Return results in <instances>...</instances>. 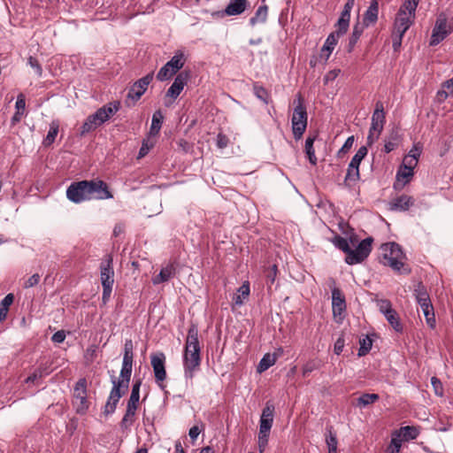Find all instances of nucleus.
<instances>
[{
	"mask_svg": "<svg viewBox=\"0 0 453 453\" xmlns=\"http://www.w3.org/2000/svg\"><path fill=\"white\" fill-rule=\"evenodd\" d=\"M354 141H355V139H354L353 135L348 137L347 140L345 141L343 146L339 150V154L348 152L353 146Z\"/></svg>",
	"mask_w": 453,
	"mask_h": 453,
	"instance_id": "obj_60",
	"label": "nucleus"
},
{
	"mask_svg": "<svg viewBox=\"0 0 453 453\" xmlns=\"http://www.w3.org/2000/svg\"><path fill=\"white\" fill-rule=\"evenodd\" d=\"M228 142H229V139H228V137L226 134H224L222 133H219L217 135V146L219 149L226 148L227 145H228Z\"/></svg>",
	"mask_w": 453,
	"mask_h": 453,
	"instance_id": "obj_59",
	"label": "nucleus"
},
{
	"mask_svg": "<svg viewBox=\"0 0 453 453\" xmlns=\"http://www.w3.org/2000/svg\"><path fill=\"white\" fill-rule=\"evenodd\" d=\"M360 179L359 167L349 165L345 176V182L356 183Z\"/></svg>",
	"mask_w": 453,
	"mask_h": 453,
	"instance_id": "obj_42",
	"label": "nucleus"
},
{
	"mask_svg": "<svg viewBox=\"0 0 453 453\" xmlns=\"http://www.w3.org/2000/svg\"><path fill=\"white\" fill-rule=\"evenodd\" d=\"M414 172L410 167L400 166L395 176V181L393 188L396 191H401L411 180Z\"/></svg>",
	"mask_w": 453,
	"mask_h": 453,
	"instance_id": "obj_21",
	"label": "nucleus"
},
{
	"mask_svg": "<svg viewBox=\"0 0 453 453\" xmlns=\"http://www.w3.org/2000/svg\"><path fill=\"white\" fill-rule=\"evenodd\" d=\"M190 74L189 72L184 71L177 74L173 84L166 91V96L172 100H175L184 88V86L188 83Z\"/></svg>",
	"mask_w": 453,
	"mask_h": 453,
	"instance_id": "obj_14",
	"label": "nucleus"
},
{
	"mask_svg": "<svg viewBox=\"0 0 453 453\" xmlns=\"http://www.w3.org/2000/svg\"><path fill=\"white\" fill-rule=\"evenodd\" d=\"M50 365L45 363V364H41L27 379H26V382L27 383H34L37 380H40L42 379V377L48 375L50 373Z\"/></svg>",
	"mask_w": 453,
	"mask_h": 453,
	"instance_id": "obj_31",
	"label": "nucleus"
},
{
	"mask_svg": "<svg viewBox=\"0 0 453 453\" xmlns=\"http://www.w3.org/2000/svg\"><path fill=\"white\" fill-rule=\"evenodd\" d=\"M379 398V395L377 394H363L357 398V405L360 407H365L375 403Z\"/></svg>",
	"mask_w": 453,
	"mask_h": 453,
	"instance_id": "obj_44",
	"label": "nucleus"
},
{
	"mask_svg": "<svg viewBox=\"0 0 453 453\" xmlns=\"http://www.w3.org/2000/svg\"><path fill=\"white\" fill-rule=\"evenodd\" d=\"M176 266L173 264H168L160 270V273L152 278V283L158 285L168 281L176 275Z\"/></svg>",
	"mask_w": 453,
	"mask_h": 453,
	"instance_id": "obj_26",
	"label": "nucleus"
},
{
	"mask_svg": "<svg viewBox=\"0 0 453 453\" xmlns=\"http://www.w3.org/2000/svg\"><path fill=\"white\" fill-rule=\"evenodd\" d=\"M332 307L334 317L339 318L342 320L346 310V301L344 295L338 288H334L332 290Z\"/></svg>",
	"mask_w": 453,
	"mask_h": 453,
	"instance_id": "obj_17",
	"label": "nucleus"
},
{
	"mask_svg": "<svg viewBox=\"0 0 453 453\" xmlns=\"http://www.w3.org/2000/svg\"><path fill=\"white\" fill-rule=\"evenodd\" d=\"M136 410V407H131L127 405L126 413L120 422V426L122 429H127L133 425V423L134 422Z\"/></svg>",
	"mask_w": 453,
	"mask_h": 453,
	"instance_id": "obj_36",
	"label": "nucleus"
},
{
	"mask_svg": "<svg viewBox=\"0 0 453 453\" xmlns=\"http://www.w3.org/2000/svg\"><path fill=\"white\" fill-rule=\"evenodd\" d=\"M338 38H339V35H337L335 33H331L322 49H321V56H325V59L327 60L332 53V51L334 50L335 45L337 44L338 42Z\"/></svg>",
	"mask_w": 453,
	"mask_h": 453,
	"instance_id": "obj_28",
	"label": "nucleus"
},
{
	"mask_svg": "<svg viewBox=\"0 0 453 453\" xmlns=\"http://www.w3.org/2000/svg\"><path fill=\"white\" fill-rule=\"evenodd\" d=\"M380 311L384 315L388 314L389 311H393L391 303L388 300L382 299L378 303Z\"/></svg>",
	"mask_w": 453,
	"mask_h": 453,
	"instance_id": "obj_54",
	"label": "nucleus"
},
{
	"mask_svg": "<svg viewBox=\"0 0 453 453\" xmlns=\"http://www.w3.org/2000/svg\"><path fill=\"white\" fill-rule=\"evenodd\" d=\"M402 441V439L395 433H394L391 438V441L387 449V453H399Z\"/></svg>",
	"mask_w": 453,
	"mask_h": 453,
	"instance_id": "obj_47",
	"label": "nucleus"
},
{
	"mask_svg": "<svg viewBox=\"0 0 453 453\" xmlns=\"http://www.w3.org/2000/svg\"><path fill=\"white\" fill-rule=\"evenodd\" d=\"M402 441H411L416 439L419 434V430L413 426H406L401 427L398 431L395 432Z\"/></svg>",
	"mask_w": 453,
	"mask_h": 453,
	"instance_id": "obj_29",
	"label": "nucleus"
},
{
	"mask_svg": "<svg viewBox=\"0 0 453 453\" xmlns=\"http://www.w3.org/2000/svg\"><path fill=\"white\" fill-rule=\"evenodd\" d=\"M270 433H258V449L260 452H264L268 443V437Z\"/></svg>",
	"mask_w": 453,
	"mask_h": 453,
	"instance_id": "obj_52",
	"label": "nucleus"
},
{
	"mask_svg": "<svg viewBox=\"0 0 453 453\" xmlns=\"http://www.w3.org/2000/svg\"><path fill=\"white\" fill-rule=\"evenodd\" d=\"M378 15H379V1L372 0L369 7L364 13L362 25L365 27H368L371 25L375 24L378 20Z\"/></svg>",
	"mask_w": 453,
	"mask_h": 453,
	"instance_id": "obj_25",
	"label": "nucleus"
},
{
	"mask_svg": "<svg viewBox=\"0 0 453 453\" xmlns=\"http://www.w3.org/2000/svg\"><path fill=\"white\" fill-rule=\"evenodd\" d=\"M66 197L74 203L85 201L106 200L113 197L106 182L99 179L72 182L66 189Z\"/></svg>",
	"mask_w": 453,
	"mask_h": 453,
	"instance_id": "obj_1",
	"label": "nucleus"
},
{
	"mask_svg": "<svg viewBox=\"0 0 453 453\" xmlns=\"http://www.w3.org/2000/svg\"><path fill=\"white\" fill-rule=\"evenodd\" d=\"M65 332L64 330H59L52 335L51 341L55 343H62L65 341Z\"/></svg>",
	"mask_w": 453,
	"mask_h": 453,
	"instance_id": "obj_61",
	"label": "nucleus"
},
{
	"mask_svg": "<svg viewBox=\"0 0 453 453\" xmlns=\"http://www.w3.org/2000/svg\"><path fill=\"white\" fill-rule=\"evenodd\" d=\"M185 58L183 53H176L165 65H164L157 74V79L164 81L176 74L184 65Z\"/></svg>",
	"mask_w": 453,
	"mask_h": 453,
	"instance_id": "obj_7",
	"label": "nucleus"
},
{
	"mask_svg": "<svg viewBox=\"0 0 453 453\" xmlns=\"http://www.w3.org/2000/svg\"><path fill=\"white\" fill-rule=\"evenodd\" d=\"M380 249L383 251L384 265L391 267L397 273H411L410 266L404 263L406 256L398 243H383Z\"/></svg>",
	"mask_w": 453,
	"mask_h": 453,
	"instance_id": "obj_3",
	"label": "nucleus"
},
{
	"mask_svg": "<svg viewBox=\"0 0 453 453\" xmlns=\"http://www.w3.org/2000/svg\"><path fill=\"white\" fill-rule=\"evenodd\" d=\"M120 107V104L118 101L109 103L103 107L99 108L96 111L100 116L107 121L113 114H115Z\"/></svg>",
	"mask_w": 453,
	"mask_h": 453,
	"instance_id": "obj_30",
	"label": "nucleus"
},
{
	"mask_svg": "<svg viewBox=\"0 0 453 453\" xmlns=\"http://www.w3.org/2000/svg\"><path fill=\"white\" fill-rule=\"evenodd\" d=\"M41 276L39 273H35L31 277H29L26 282L24 283L25 288H29L36 286L40 281Z\"/></svg>",
	"mask_w": 453,
	"mask_h": 453,
	"instance_id": "obj_57",
	"label": "nucleus"
},
{
	"mask_svg": "<svg viewBox=\"0 0 453 453\" xmlns=\"http://www.w3.org/2000/svg\"><path fill=\"white\" fill-rule=\"evenodd\" d=\"M163 119H164V116L160 110L156 111L153 113L151 126H150V134L151 135H157L159 133L162 124H163Z\"/></svg>",
	"mask_w": 453,
	"mask_h": 453,
	"instance_id": "obj_35",
	"label": "nucleus"
},
{
	"mask_svg": "<svg viewBox=\"0 0 453 453\" xmlns=\"http://www.w3.org/2000/svg\"><path fill=\"white\" fill-rule=\"evenodd\" d=\"M367 153H368L367 147L366 146H361L358 149V150L357 151V153L354 155V157H352V159H351V161H350V163L349 165L359 167L360 163L365 157Z\"/></svg>",
	"mask_w": 453,
	"mask_h": 453,
	"instance_id": "obj_46",
	"label": "nucleus"
},
{
	"mask_svg": "<svg viewBox=\"0 0 453 453\" xmlns=\"http://www.w3.org/2000/svg\"><path fill=\"white\" fill-rule=\"evenodd\" d=\"M250 291V284L246 281L238 288V294L234 297V303L239 306L242 305L243 303L242 298H247Z\"/></svg>",
	"mask_w": 453,
	"mask_h": 453,
	"instance_id": "obj_39",
	"label": "nucleus"
},
{
	"mask_svg": "<svg viewBox=\"0 0 453 453\" xmlns=\"http://www.w3.org/2000/svg\"><path fill=\"white\" fill-rule=\"evenodd\" d=\"M276 362V357L269 353L265 354L259 361L257 365V372H263L273 366Z\"/></svg>",
	"mask_w": 453,
	"mask_h": 453,
	"instance_id": "obj_38",
	"label": "nucleus"
},
{
	"mask_svg": "<svg viewBox=\"0 0 453 453\" xmlns=\"http://www.w3.org/2000/svg\"><path fill=\"white\" fill-rule=\"evenodd\" d=\"M248 0H229L221 16H236L243 13L249 7Z\"/></svg>",
	"mask_w": 453,
	"mask_h": 453,
	"instance_id": "obj_22",
	"label": "nucleus"
},
{
	"mask_svg": "<svg viewBox=\"0 0 453 453\" xmlns=\"http://www.w3.org/2000/svg\"><path fill=\"white\" fill-rule=\"evenodd\" d=\"M133 368V360H123L120 370V379L117 380L115 377L111 378V383L114 386H119V388L127 391L128 388Z\"/></svg>",
	"mask_w": 453,
	"mask_h": 453,
	"instance_id": "obj_16",
	"label": "nucleus"
},
{
	"mask_svg": "<svg viewBox=\"0 0 453 453\" xmlns=\"http://www.w3.org/2000/svg\"><path fill=\"white\" fill-rule=\"evenodd\" d=\"M105 121L103 118L98 114L97 111L89 115L83 125L81 127L80 135L84 136L87 134L96 130L98 127L104 124Z\"/></svg>",
	"mask_w": 453,
	"mask_h": 453,
	"instance_id": "obj_23",
	"label": "nucleus"
},
{
	"mask_svg": "<svg viewBox=\"0 0 453 453\" xmlns=\"http://www.w3.org/2000/svg\"><path fill=\"white\" fill-rule=\"evenodd\" d=\"M416 154H412L413 150H410L409 154L403 158L402 166L410 167L412 171L418 165V160L421 153L419 148H415Z\"/></svg>",
	"mask_w": 453,
	"mask_h": 453,
	"instance_id": "obj_37",
	"label": "nucleus"
},
{
	"mask_svg": "<svg viewBox=\"0 0 453 453\" xmlns=\"http://www.w3.org/2000/svg\"><path fill=\"white\" fill-rule=\"evenodd\" d=\"M142 385V380L140 379L136 380L132 387V391L130 397L127 401V406L136 407L138 408V403L140 400V388Z\"/></svg>",
	"mask_w": 453,
	"mask_h": 453,
	"instance_id": "obj_34",
	"label": "nucleus"
},
{
	"mask_svg": "<svg viewBox=\"0 0 453 453\" xmlns=\"http://www.w3.org/2000/svg\"><path fill=\"white\" fill-rule=\"evenodd\" d=\"M154 72L149 73L144 77L136 81L130 88L127 93V99H131L135 103L145 93L149 84L152 81Z\"/></svg>",
	"mask_w": 453,
	"mask_h": 453,
	"instance_id": "obj_9",
	"label": "nucleus"
},
{
	"mask_svg": "<svg viewBox=\"0 0 453 453\" xmlns=\"http://www.w3.org/2000/svg\"><path fill=\"white\" fill-rule=\"evenodd\" d=\"M355 0H347L344 4L343 10L341 13V16L335 24L336 31L334 32L337 35L341 36L344 35L349 27L350 20V12L352 8L354 7Z\"/></svg>",
	"mask_w": 453,
	"mask_h": 453,
	"instance_id": "obj_13",
	"label": "nucleus"
},
{
	"mask_svg": "<svg viewBox=\"0 0 453 453\" xmlns=\"http://www.w3.org/2000/svg\"><path fill=\"white\" fill-rule=\"evenodd\" d=\"M359 343L360 348L358 349V356H365L370 351L372 345V342L368 336H365V338L360 339Z\"/></svg>",
	"mask_w": 453,
	"mask_h": 453,
	"instance_id": "obj_49",
	"label": "nucleus"
},
{
	"mask_svg": "<svg viewBox=\"0 0 453 453\" xmlns=\"http://www.w3.org/2000/svg\"><path fill=\"white\" fill-rule=\"evenodd\" d=\"M253 93L264 104H268L270 96H269L268 91L264 87L260 86L257 82L254 83V85H253Z\"/></svg>",
	"mask_w": 453,
	"mask_h": 453,
	"instance_id": "obj_41",
	"label": "nucleus"
},
{
	"mask_svg": "<svg viewBox=\"0 0 453 453\" xmlns=\"http://www.w3.org/2000/svg\"><path fill=\"white\" fill-rule=\"evenodd\" d=\"M419 0H405L401 8L408 10L411 13H415L418 5Z\"/></svg>",
	"mask_w": 453,
	"mask_h": 453,
	"instance_id": "obj_56",
	"label": "nucleus"
},
{
	"mask_svg": "<svg viewBox=\"0 0 453 453\" xmlns=\"http://www.w3.org/2000/svg\"><path fill=\"white\" fill-rule=\"evenodd\" d=\"M413 291L415 299L421 308L426 309L427 306L433 305L427 289L421 281L415 285Z\"/></svg>",
	"mask_w": 453,
	"mask_h": 453,
	"instance_id": "obj_24",
	"label": "nucleus"
},
{
	"mask_svg": "<svg viewBox=\"0 0 453 453\" xmlns=\"http://www.w3.org/2000/svg\"><path fill=\"white\" fill-rule=\"evenodd\" d=\"M58 130H59V121L57 119L52 120L50 124L49 132L42 142V144L45 147L50 146L55 142V139L58 134Z\"/></svg>",
	"mask_w": 453,
	"mask_h": 453,
	"instance_id": "obj_32",
	"label": "nucleus"
},
{
	"mask_svg": "<svg viewBox=\"0 0 453 453\" xmlns=\"http://www.w3.org/2000/svg\"><path fill=\"white\" fill-rule=\"evenodd\" d=\"M328 434L326 437V442L328 448V451H334L337 449V437L336 434L333 432L332 427L327 428Z\"/></svg>",
	"mask_w": 453,
	"mask_h": 453,
	"instance_id": "obj_48",
	"label": "nucleus"
},
{
	"mask_svg": "<svg viewBox=\"0 0 453 453\" xmlns=\"http://www.w3.org/2000/svg\"><path fill=\"white\" fill-rule=\"evenodd\" d=\"M431 382H432V385L434 388L436 395H442V385H441V380L439 379H437L436 377H433L431 379Z\"/></svg>",
	"mask_w": 453,
	"mask_h": 453,
	"instance_id": "obj_62",
	"label": "nucleus"
},
{
	"mask_svg": "<svg viewBox=\"0 0 453 453\" xmlns=\"http://www.w3.org/2000/svg\"><path fill=\"white\" fill-rule=\"evenodd\" d=\"M274 405L266 403L260 417L259 432L270 433L273 422Z\"/></svg>",
	"mask_w": 453,
	"mask_h": 453,
	"instance_id": "obj_19",
	"label": "nucleus"
},
{
	"mask_svg": "<svg viewBox=\"0 0 453 453\" xmlns=\"http://www.w3.org/2000/svg\"><path fill=\"white\" fill-rule=\"evenodd\" d=\"M150 363L157 383L159 384L160 382H163L166 378L165 354L163 352H158L151 355Z\"/></svg>",
	"mask_w": 453,
	"mask_h": 453,
	"instance_id": "obj_12",
	"label": "nucleus"
},
{
	"mask_svg": "<svg viewBox=\"0 0 453 453\" xmlns=\"http://www.w3.org/2000/svg\"><path fill=\"white\" fill-rule=\"evenodd\" d=\"M14 301V296L13 294L10 293L8 295H6L4 299L1 301L0 303V307L3 308L4 310H8L9 311V307L12 304Z\"/></svg>",
	"mask_w": 453,
	"mask_h": 453,
	"instance_id": "obj_58",
	"label": "nucleus"
},
{
	"mask_svg": "<svg viewBox=\"0 0 453 453\" xmlns=\"http://www.w3.org/2000/svg\"><path fill=\"white\" fill-rule=\"evenodd\" d=\"M317 138V134L309 135L305 141V152L314 150L313 143Z\"/></svg>",
	"mask_w": 453,
	"mask_h": 453,
	"instance_id": "obj_63",
	"label": "nucleus"
},
{
	"mask_svg": "<svg viewBox=\"0 0 453 453\" xmlns=\"http://www.w3.org/2000/svg\"><path fill=\"white\" fill-rule=\"evenodd\" d=\"M27 64H28V65H29L33 69H35V73H36L37 76H39V77H41V76H42V66H41L40 63L38 62V60H37L35 58H34V57H32V56H30V57L28 58Z\"/></svg>",
	"mask_w": 453,
	"mask_h": 453,
	"instance_id": "obj_53",
	"label": "nucleus"
},
{
	"mask_svg": "<svg viewBox=\"0 0 453 453\" xmlns=\"http://www.w3.org/2000/svg\"><path fill=\"white\" fill-rule=\"evenodd\" d=\"M385 112L383 104L380 101H378L375 104V110L372 116V123H371V132H376V139L379 137L380 133L383 130V127L385 124Z\"/></svg>",
	"mask_w": 453,
	"mask_h": 453,
	"instance_id": "obj_15",
	"label": "nucleus"
},
{
	"mask_svg": "<svg viewBox=\"0 0 453 453\" xmlns=\"http://www.w3.org/2000/svg\"><path fill=\"white\" fill-rule=\"evenodd\" d=\"M134 345L130 339H127L124 344V355L123 360H133L134 359Z\"/></svg>",
	"mask_w": 453,
	"mask_h": 453,
	"instance_id": "obj_50",
	"label": "nucleus"
},
{
	"mask_svg": "<svg viewBox=\"0 0 453 453\" xmlns=\"http://www.w3.org/2000/svg\"><path fill=\"white\" fill-rule=\"evenodd\" d=\"M294 111L291 119L292 131L296 140L302 138L307 127V111L303 104V98L301 94H298L294 100Z\"/></svg>",
	"mask_w": 453,
	"mask_h": 453,
	"instance_id": "obj_4",
	"label": "nucleus"
},
{
	"mask_svg": "<svg viewBox=\"0 0 453 453\" xmlns=\"http://www.w3.org/2000/svg\"><path fill=\"white\" fill-rule=\"evenodd\" d=\"M404 35L394 31L392 34V47L395 51H398L402 45V40Z\"/></svg>",
	"mask_w": 453,
	"mask_h": 453,
	"instance_id": "obj_51",
	"label": "nucleus"
},
{
	"mask_svg": "<svg viewBox=\"0 0 453 453\" xmlns=\"http://www.w3.org/2000/svg\"><path fill=\"white\" fill-rule=\"evenodd\" d=\"M73 404L75 408L76 413L84 415L89 408V402L88 401L87 394V380L85 378H81L76 382L73 388Z\"/></svg>",
	"mask_w": 453,
	"mask_h": 453,
	"instance_id": "obj_5",
	"label": "nucleus"
},
{
	"mask_svg": "<svg viewBox=\"0 0 453 453\" xmlns=\"http://www.w3.org/2000/svg\"><path fill=\"white\" fill-rule=\"evenodd\" d=\"M385 318L396 332L403 331V326L400 322L399 316L395 310L393 311H389L388 314H386Z\"/></svg>",
	"mask_w": 453,
	"mask_h": 453,
	"instance_id": "obj_40",
	"label": "nucleus"
},
{
	"mask_svg": "<svg viewBox=\"0 0 453 453\" xmlns=\"http://www.w3.org/2000/svg\"><path fill=\"white\" fill-rule=\"evenodd\" d=\"M390 138L391 140L387 141L384 145V151L386 153H389L394 150L397 145L395 142L397 139V134H392Z\"/></svg>",
	"mask_w": 453,
	"mask_h": 453,
	"instance_id": "obj_55",
	"label": "nucleus"
},
{
	"mask_svg": "<svg viewBox=\"0 0 453 453\" xmlns=\"http://www.w3.org/2000/svg\"><path fill=\"white\" fill-rule=\"evenodd\" d=\"M268 16V6L265 0H262V4L257 8L255 15L250 19V25L255 27L258 23H265Z\"/></svg>",
	"mask_w": 453,
	"mask_h": 453,
	"instance_id": "obj_27",
	"label": "nucleus"
},
{
	"mask_svg": "<svg viewBox=\"0 0 453 453\" xmlns=\"http://www.w3.org/2000/svg\"><path fill=\"white\" fill-rule=\"evenodd\" d=\"M333 243L336 248L343 251L346 256H349L351 248L349 247V242L346 238L337 235L334 238Z\"/></svg>",
	"mask_w": 453,
	"mask_h": 453,
	"instance_id": "obj_43",
	"label": "nucleus"
},
{
	"mask_svg": "<svg viewBox=\"0 0 453 453\" xmlns=\"http://www.w3.org/2000/svg\"><path fill=\"white\" fill-rule=\"evenodd\" d=\"M421 310H422L423 314H424V316L426 318V321L427 326L429 327H431V328H434L436 321H435L434 306L433 305H429V306H427L426 309L421 308Z\"/></svg>",
	"mask_w": 453,
	"mask_h": 453,
	"instance_id": "obj_45",
	"label": "nucleus"
},
{
	"mask_svg": "<svg viewBox=\"0 0 453 453\" xmlns=\"http://www.w3.org/2000/svg\"><path fill=\"white\" fill-rule=\"evenodd\" d=\"M414 19L415 13H411L408 10L400 7L394 23V31L404 35Z\"/></svg>",
	"mask_w": 453,
	"mask_h": 453,
	"instance_id": "obj_11",
	"label": "nucleus"
},
{
	"mask_svg": "<svg viewBox=\"0 0 453 453\" xmlns=\"http://www.w3.org/2000/svg\"><path fill=\"white\" fill-rule=\"evenodd\" d=\"M344 347V339L342 337H339L334 342V351L336 355H340Z\"/></svg>",
	"mask_w": 453,
	"mask_h": 453,
	"instance_id": "obj_64",
	"label": "nucleus"
},
{
	"mask_svg": "<svg viewBox=\"0 0 453 453\" xmlns=\"http://www.w3.org/2000/svg\"><path fill=\"white\" fill-rule=\"evenodd\" d=\"M373 239L367 237L360 242L356 250H350L349 256L345 257V262L348 265L360 264L370 255Z\"/></svg>",
	"mask_w": 453,
	"mask_h": 453,
	"instance_id": "obj_6",
	"label": "nucleus"
},
{
	"mask_svg": "<svg viewBox=\"0 0 453 453\" xmlns=\"http://www.w3.org/2000/svg\"><path fill=\"white\" fill-rule=\"evenodd\" d=\"M127 391L119 388V386L112 385V388L110 392V395L104 408V414L108 416L112 414L117 407L119 399L126 394Z\"/></svg>",
	"mask_w": 453,
	"mask_h": 453,
	"instance_id": "obj_18",
	"label": "nucleus"
},
{
	"mask_svg": "<svg viewBox=\"0 0 453 453\" xmlns=\"http://www.w3.org/2000/svg\"><path fill=\"white\" fill-rule=\"evenodd\" d=\"M447 21L448 18L446 14L443 12L440 13L432 31L430 45L434 46L439 44L450 33V30L447 28Z\"/></svg>",
	"mask_w": 453,
	"mask_h": 453,
	"instance_id": "obj_8",
	"label": "nucleus"
},
{
	"mask_svg": "<svg viewBox=\"0 0 453 453\" xmlns=\"http://www.w3.org/2000/svg\"><path fill=\"white\" fill-rule=\"evenodd\" d=\"M201 348L198 341V330L192 325L188 331L183 354L184 375L192 380L201 365Z\"/></svg>",
	"mask_w": 453,
	"mask_h": 453,
	"instance_id": "obj_2",
	"label": "nucleus"
},
{
	"mask_svg": "<svg viewBox=\"0 0 453 453\" xmlns=\"http://www.w3.org/2000/svg\"><path fill=\"white\" fill-rule=\"evenodd\" d=\"M365 27H364L363 25H361L359 23H357V24L354 25L353 31H352V34L350 35V36L349 38V44H348V47H347V50L349 52H351L353 50L355 45L357 44V42H358L360 36L362 35Z\"/></svg>",
	"mask_w": 453,
	"mask_h": 453,
	"instance_id": "obj_33",
	"label": "nucleus"
},
{
	"mask_svg": "<svg viewBox=\"0 0 453 453\" xmlns=\"http://www.w3.org/2000/svg\"><path fill=\"white\" fill-rule=\"evenodd\" d=\"M100 280L102 286H113L114 270L111 255H106L100 265Z\"/></svg>",
	"mask_w": 453,
	"mask_h": 453,
	"instance_id": "obj_10",
	"label": "nucleus"
},
{
	"mask_svg": "<svg viewBox=\"0 0 453 453\" xmlns=\"http://www.w3.org/2000/svg\"><path fill=\"white\" fill-rule=\"evenodd\" d=\"M415 200L412 196L401 195L393 198L389 203V209L395 211H406L414 205Z\"/></svg>",
	"mask_w": 453,
	"mask_h": 453,
	"instance_id": "obj_20",
	"label": "nucleus"
}]
</instances>
